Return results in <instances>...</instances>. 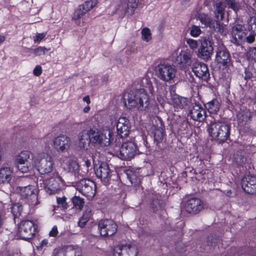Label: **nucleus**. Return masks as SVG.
Here are the masks:
<instances>
[{
    "label": "nucleus",
    "mask_w": 256,
    "mask_h": 256,
    "mask_svg": "<svg viewBox=\"0 0 256 256\" xmlns=\"http://www.w3.org/2000/svg\"><path fill=\"white\" fill-rule=\"evenodd\" d=\"M186 42L187 45L188 46L190 50H195L198 48V43L196 40L191 38H187L186 40Z\"/></svg>",
    "instance_id": "obj_38"
},
{
    "label": "nucleus",
    "mask_w": 256,
    "mask_h": 256,
    "mask_svg": "<svg viewBox=\"0 0 256 256\" xmlns=\"http://www.w3.org/2000/svg\"><path fill=\"white\" fill-rule=\"evenodd\" d=\"M90 107L89 106H86L84 107L83 109V111L84 112H88L90 111Z\"/></svg>",
    "instance_id": "obj_63"
},
{
    "label": "nucleus",
    "mask_w": 256,
    "mask_h": 256,
    "mask_svg": "<svg viewBox=\"0 0 256 256\" xmlns=\"http://www.w3.org/2000/svg\"><path fill=\"white\" fill-rule=\"evenodd\" d=\"M13 169L9 166L0 168V184H8L13 177Z\"/></svg>",
    "instance_id": "obj_26"
},
{
    "label": "nucleus",
    "mask_w": 256,
    "mask_h": 256,
    "mask_svg": "<svg viewBox=\"0 0 256 256\" xmlns=\"http://www.w3.org/2000/svg\"><path fill=\"white\" fill-rule=\"evenodd\" d=\"M242 120L244 122H248L251 118L250 112L248 110H246L244 112V114L242 115Z\"/></svg>",
    "instance_id": "obj_53"
},
{
    "label": "nucleus",
    "mask_w": 256,
    "mask_h": 256,
    "mask_svg": "<svg viewBox=\"0 0 256 256\" xmlns=\"http://www.w3.org/2000/svg\"><path fill=\"white\" fill-rule=\"evenodd\" d=\"M83 101L86 102L88 104H89L90 103V100L88 96H85L82 98Z\"/></svg>",
    "instance_id": "obj_60"
},
{
    "label": "nucleus",
    "mask_w": 256,
    "mask_h": 256,
    "mask_svg": "<svg viewBox=\"0 0 256 256\" xmlns=\"http://www.w3.org/2000/svg\"><path fill=\"white\" fill-rule=\"evenodd\" d=\"M36 225L32 220L22 222L18 226V234L22 239L27 240L32 238L36 234Z\"/></svg>",
    "instance_id": "obj_9"
},
{
    "label": "nucleus",
    "mask_w": 256,
    "mask_h": 256,
    "mask_svg": "<svg viewBox=\"0 0 256 256\" xmlns=\"http://www.w3.org/2000/svg\"><path fill=\"white\" fill-rule=\"evenodd\" d=\"M158 68V78L164 82H168L176 76V70L174 66L170 64H160Z\"/></svg>",
    "instance_id": "obj_11"
},
{
    "label": "nucleus",
    "mask_w": 256,
    "mask_h": 256,
    "mask_svg": "<svg viewBox=\"0 0 256 256\" xmlns=\"http://www.w3.org/2000/svg\"><path fill=\"white\" fill-rule=\"evenodd\" d=\"M197 19L202 24L212 30H216V20H213L210 16L204 12H199L196 14Z\"/></svg>",
    "instance_id": "obj_27"
},
{
    "label": "nucleus",
    "mask_w": 256,
    "mask_h": 256,
    "mask_svg": "<svg viewBox=\"0 0 256 256\" xmlns=\"http://www.w3.org/2000/svg\"><path fill=\"white\" fill-rule=\"evenodd\" d=\"M91 216L90 211L87 210L84 213L78 222V225L80 228H83L86 225V223L89 220Z\"/></svg>",
    "instance_id": "obj_34"
},
{
    "label": "nucleus",
    "mask_w": 256,
    "mask_h": 256,
    "mask_svg": "<svg viewBox=\"0 0 256 256\" xmlns=\"http://www.w3.org/2000/svg\"><path fill=\"white\" fill-rule=\"evenodd\" d=\"M216 29H218V32L222 35H226L228 32V30L226 28V26L223 24L220 23L217 20L216 22Z\"/></svg>",
    "instance_id": "obj_43"
},
{
    "label": "nucleus",
    "mask_w": 256,
    "mask_h": 256,
    "mask_svg": "<svg viewBox=\"0 0 256 256\" xmlns=\"http://www.w3.org/2000/svg\"><path fill=\"white\" fill-rule=\"evenodd\" d=\"M65 160H60L61 165L64 168L67 169L69 172H76L79 170V165L78 162L68 157L64 158Z\"/></svg>",
    "instance_id": "obj_28"
},
{
    "label": "nucleus",
    "mask_w": 256,
    "mask_h": 256,
    "mask_svg": "<svg viewBox=\"0 0 256 256\" xmlns=\"http://www.w3.org/2000/svg\"><path fill=\"white\" fill-rule=\"evenodd\" d=\"M190 103V102L188 98L177 94L173 95L170 101V104L173 106L175 111L186 108Z\"/></svg>",
    "instance_id": "obj_24"
},
{
    "label": "nucleus",
    "mask_w": 256,
    "mask_h": 256,
    "mask_svg": "<svg viewBox=\"0 0 256 256\" xmlns=\"http://www.w3.org/2000/svg\"><path fill=\"white\" fill-rule=\"evenodd\" d=\"M246 56L249 60L256 62V48H250L247 52Z\"/></svg>",
    "instance_id": "obj_42"
},
{
    "label": "nucleus",
    "mask_w": 256,
    "mask_h": 256,
    "mask_svg": "<svg viewBox=\"0 0 256 256\" xmlns=\"http://www.w3.org/2000/svg\"><path fill=\"white\" fill-rule=\"evenodd\" d=\"M34 164L38 172L42 174L50 173L53 170L52 158L47 154H38L34 160Z\"/></svg>",
    "instance_id": "obj_6"
},
{
    "label": "nucleus",
    "mask_w": 256,
    "mask_h": 256,
    "mask_svg": "<svg viewBox=\"0 0 256 256\" xmlns=\"http://www.w3.org/2000/svg\"><path fill=\"white\" fill-rule=\"evenodd\" d=\"M230 34L231 41L236 44H240L244 40L246 36L244 26L240 24L234 25L231 28Z\"/></svg>",
    "instance_id": "obj_16"
},
{
    "label": "nucleus",
    "mask_w": 256,
    "mask_h": 256,
    "mask_svg": "<svg viewBox=\"0 0 256 256\" xmlns=\"http://www.w3.org/2000/svg\"><path fill=\"white\" fill-rule=\"evenodd\" d=\"M216 52V60L218 62L224 66L230 62V54L223 45L220 46Z\"/></svg>",
    "instance_id": "obj_23"
},
{
    "label": "nucleus",
    "mask_w": 256,
    "mask_h": 256,
    "mask_svg": "<svg viewBox=\"0 0 256 256\" xmlns=\"http://www.w3.org/2000/svg\"><path fill=\"white\" fill-rule=\"evenodd\" d=\"M158 120L160 121V122L162 123V120L158 118ZM164 128L162 124H161V126L159 128L158 130H157L154 132V138L156 140H160L164 136Z\"/></svg>",
    "instance_id": "obj_45"
},
{
    "label": "nucleus",
    "mask_w": 256,
    "mask_h": 256,
    "mask_svg": "<svg viewBox=\"0 0 256 256\" xmlns=\"http://www.w3.org/2000/svg\"><path fill=\"white\" fill-rule=\"evenodd\" d=\"M86 12L85 10L82 8V6L81 5L78 6L75 10L72 16V20H80L86 14Z\"/></svg>",
    "instance_id": "obj_33"
},
{
    "label": "nucleus",
    "mask_w": 256,
    "mask_h": 256,
    "mask_svg": "<svg viewBox=\"0 0 256 256\" xmlns=\"http://www.w3.org/2000/svg\"><path fill=\"white\" fill-rule=\"evenodd\" d=\"M251 29L254 32L256 33V18L254 20V22L251 24Z\"/></svg>",
    "instance_id": "obj_57"
},
{
    "label": "nucleus",
    "mask_w": 256,
    "mask_h": 256,
    "mask_svg": "<svg viewBox=\"0 0 256 256\" xmlns=\"http://www.w3.org/2000/svg\"><path fill=\"white\" fill-rule=\"evenodd\" d=\"M246 40V42L252 44L254 42L255 37L254 34H250L248 36L245 37L244 40Z\"/></svg>",
    "instance_id": "obj_55"
},
{
    "label": "nucleus",
    "mask_w": 256,
    "mask_h": 256,
    "mask_svg": "<svg viewBox=\"0 0 256 256\" xmlns=\"http://www.w3.org/2000/svg\"><path fill=\"white\" fill-rule=\"evenodd\" d=\"M88 140H78V147L80 150H85L87 145Z\"/></svg>",
    "instance_id": "obj_54"
},
{
    "label": "nucleus",
    "mask_w": 256,
    "mask_h": 256,
    "mask_svg": "<svg viewBox=\"0 0 256 256\" xmlns=\"http://www.w3.org/2000/svg\"><path fill=\"white\" fill-rule=\"evenodd\" d=\"M130 8L126 2H120L116 8V12L122 14L128 12Z\"/></svg>",
    "instance_id": "obj_36"
},
{
    "label": "nucleus",
    "mask_w": 256,
    "mask_h": 256,
    "mask_svg": "<svg viewBox=\"0 0 256 256\" xmlns=\"http://www.w3.org/2000/svg\"><path fill=\"white\" fill-rule=\"evenodd\" d=\"M30 152L28 150L22 151L16 158L18 164H25L28 163V160L30 158Z\"/></svg>",
    "instance_id": "obj_31"
},
{
    "label": "nucleus",
    "mask_w": 256,
    "mask_h": 256,
    "mask_svg": "<svg viewBox=\"0 0 256 256\" xmlns=\"http://www.w3.org/2000/svg\"><path fill=\"white\" fill-rule=\"evenodd\" d=\"M175 58V63L181 69L188 68L195 60L192 58L193 52L190 50H182L180 52L178 50Z\"/></svg>",
    "instance_id": "obj_7"
},
{
    "label": "nucleus",
    "mask_w": 256,
    "mask_h": 256,
    "mask_svg": "<svg viewBox=\"0 0 256 256\" xmlns=\"http://www.w3.org/2000/svg\"><path fill=\"white\" fill-rule=\"evenodd\" d=\"M72 202L74 206L78 210H81L84 204V201L83 198L78 196H74L72 198Z\"/></svg>",
    "instance_id": "obj_35"
},
{
    "label": "nucleus",
    "mask_w": 256,
    "mask_h": 256,
    "mask_svg": "<svg viewBox=\"0 0 256 256\" xmlns=\"http://www.w3.org/2000/svg\"><path fill=\"white\" fill-rule=\"evenodd\" d=\"M98 228L100 235L104 236H112L117 230L116 224L110 220H100L98 224Z\"/></svg>",
    "instance_id": "obj_13"
},
{
    "label": "nucleus",
    "mask_w": 256,
    "mask_h": 256,
    "mask_svg": "<svg viewBox=\"0 0 256 256\" xmlns=\"http://www.w3.org/2000/svg\"><path fill=\"white\" fill-rule=\"evenodd\" d=\"M128 176V178L130 179V181L132 184H134V176L130 175V173H127Z\"/></svg>",
    "instance_id": "obj_58"
},
{
    "label": "nucleus",
    "mask_w": 256,
    "mask_h": 256,
    "mask_svg": "<svg viewBox=\"0 0 256 256\" xmlns=\"http://www.w3.org/2000/svg\"><path fill=\"white\" fill-rule=\"evenodd\" d=\"M58 233V228L56 226H54L49 232V236L52 237H56Z\"/></svg>",
    "instance_id": "obj_52"
},
{
    "label": "nucleus",
    "mask_w": 256,
    "mask_h": 256,
    "mask_svg": "<svg viewBox=\"0 0 256 256\" xmlns=\"http://www.w3.org/2000/svg\"><path fill=\"white\" fill-rule=\"evenodd\" d=\"M242 187L244 190L250 194L256 192V177L246 176L242 178L241 182Z\"/></svg>",
    "instance_id": "obj_18"
},
{
    "label": "nucleus",
    "mask_w": 256,
    "mask_h": 256,
    "mask_svg": "<svg viewBox=\"0 0 256 256\" xmlns=\"http://www.w3.org/2000/svg\"><path fill=\"white\" fill-rule=\"evenodd\" d=\"M110 154L124 160H130L138 154L136 144L133 141L123 142L120 146H115Z\"/></svg>",
    "instance_id": "obj_3"
},
{
    "label": "nucleus",
    "mask_w": 256,
    "mask_h": 256,
    "mask_svg": "<svg viewBox=\"0 0 256 256\" xmlns=\"http://www.w3.org/2000/svg\"><path fill=\"white\" fill-rule=\"evenodd\" d=\"M66 198L63 196L62 198H57L56 201L58 206L64 209L68 208V206L66 202Z\"/></svg>",
    "instance_id": "obj_46"
},
{
    "label": "nucleus",
    "mask_w": 256,
    "mask_h": 256,
    "mask_svg": "<svg viewBox=\"0 0 256 256\" xmlns=\"http://www.w3.org/2000/svg\"><path fill=\"white\" fill-rule=\"evenodd\" d=\"M26 178L22 179V184L21 186H18L16 188V192L19 194L22 198L27 200L32 204H38L37 194L38 188L36 186L28 184L25 186Z\"/></svg>",
    "instance_id": "obj_5"
},
{
    "label": "nucleus",
    "mask_w": 256,
    "mask_h": 256,
    "mask_svg": "<svg viewBox=\"0 0 256 256\" xmlns=\"http://www.w3.org/2000/svg\"><path fill=\"white\" fill-rule=\"evenodd\" d=\"M50 48H47L44 46H38L36 48L32 50V53L35 56H44Z\"/></svg>",
    "instance_id": "obj_37"
},
{
    "label": "nucleus",
    "mask_w": 256,
    "mask_h": 256,
    "mask_svg": "<svg viewBox=\"0 0 256 256\" xmlns=\"http://www.w3.org/2000/svg\"><path fill=\"white\" fill-rule=\"evenodd\" d=\"M98 3L97 0H90L85 2L80 5L82 6V8L87 12L95 7L98 4Z\"/></svg>",
    "instance_id": "obj_32"
},
{
    "label": "nucleus",
    "mask_w": 256,
    "mask_h": 256,
    "mask_svg": "<svg viewBox=\"0 0 256 256\" xmlns=\"http://www.w3.org/2000/svg\"><path fill=\"white\" fill-rule=\"evenodd\" d=\"M82 250L76 246H68L58 250L55 256H81Z\"/></svg>",
    "instance_id": "obj_20"
},
{
    "label": "nucleus",
    "mask_w": 256,
    "mask_h": 256,
    "mask_svg": "<svg viewBox=\"0 0 256 256\" xmlns=\"http://www.w3.org/2000/svg\"><path fill=\"white\" fill-rule=\"evenodd\" d=\"M138 249L134 244H118L114 249V256H136Z\"/></svg>",
    "instance_id": "obj_12"
},
{
    "label": "nucleus",
    "mask_w": 256,
    "mask_h": 256,
    "mask_svg": "<svg viewBox=\"0 0 256 256\" xmlns=\"http://www.w3.org/2000/svg\"><path fill=\"white\" fill-rule=\"evenodd\" d=\"M88 134L90 143L106 146L110 144L112 132L109 129L100 132L92 128L88 130Z\"/></svg>",
    "instance_id": "obj_4"
},
{
    "label": "nucleus",
    "mask_w": 256,
    "mask_h": 256,
    "mask_svg": "<svg viewBox=\"0 0 256 256\" xmlns=\"http://www.w3.org/2000/svg\"><path fill=\"white\" fill-rule=\"evenodd\" d=\"M214 14L217 21L222 20L224 14L225 4L222 2L216 3L214 6Z\"/></svg>",
    "instance_id": "obj_29"
},
{
    "label": "nucleus",
    "mask_w": 256,
    "mask_h": 256,
    "mask_svg": "<svg viewBox=\"0 0 256 256\" xmlns=\"http://www.w3.org/2000/svg\"><path fill=\"white\" fill-rule=\"evenodd\" d=\"M96 176L101 179L104 183H107L110 178V170L108 164L106 162L101 163L95 169Z\"/></svg>",
    "instance_id": "obj_19"
},
{
    "label": "nucleus",
    "mask_w": 256,
    "mask_h": 256,
    "mask_svg": "<svg viewBox=\"0 0 256 256\" xmlns=\"http://www.w3.org/2000/svg\"><path fill=\"white\" fill-rule=\"evenodd\" d=\"M130 121L125 117H120L116 124L118 134L121 138L128 135L130 130Z\"/></svg>",
    "instance_id": "obj_22"
},
{
    "label": "nucleus",
    "mask_w": 256,
    "mask_h": 256,
    "mask_svg": "<svg viewBox=\"0 0 256 256\" xmlns=\"http://www.w3.org/2000/svg\"><path fill=\"white\" fill-rule=\"evenodd\" d=\"M202 33V30L198 26H192L190 29V34L191 36L196 38Z\"/></svg>",
    "instance_id": "obj_41"
},
{
    "label": "nucleus",
    "mask_w": 256,
    "mask_h": 256,
    "mask_svg": "<svg viewBox=\"0 0 256 256\" xmlns=\"http://www.w3.org/2000/svg\"><path fill=\"white\" fill-rule=\"evenodd\" d=\"M32 166L30 163H26L25 164H18L17 168L20 172L22 173H26L30 171Z\"/></svg>",
    "instance_id": "obj_40"
},
{
    "label": "nucleus",
    "mask_w": 256,
    "mask_h": 256,
    "mask_svg": "<svg viewBox=\"0 0 256 256\" xmlns=\"http://www.w3.org/2000/svg\"><path fill=\"white\" fill-rule=\"evenodd\" d=\"M202 208V202L198 198H191L185 204V209L188 213L196 214Z\"/></svg>",
    "instance_id": "obj_21"
},
{
    "label": "nucleus",
    "mask_w": 256,
    "mask_h": 256,
    "mask_svg": "<svg viewBox=\"0 0 256 256\" xmlns=\"http://www.w3.org/2000/svg\"><path fill=\"white\" fill-rule=\"evenodd\" d=\"M188 116L195 121L202 122L206 118V109L202 106L195 104L189 110Z\"/></svg>",
    "instance_id": "obj_17"
},
{
    "label": "nucleus",
    "mask_w": 256,
    "mask_h": 256,
    "mask_svg": "<svg viewBox=\"0 0 256 256\" xmlns=\"http://www.w3.org/2000/svg\"><path fill=\"white\" fill-rule=\"evenodd\" d=\"M192 72L197 77L204 80L210 76L207 65L202 62L196 64L192 67Z\"/></svg>",
    "instance_id": "obj_25"
},
{
    "label": "nucleus",
    "mask_w": 256,
    "mask_h": 256,
    "mask_svg": "<svg viewBox=\"0 0 256 256\" xmlns=\"http://www.w3.org/2000/svg\"><path fill=\"white\" fill-rule=\"evenodd\" d=\"M205 106L210 113L216 114L218 111L220 104L218 100H213L208 102Z\"/></svg>",
    "instance_id": "obj_30"
},
{
    "label": "nucleus",
    "mask_w": 256,
    "mask_h": 256,
    "mask_svg": "<svg viewBox=\"0 0 256 256\" xmlns=\"http://www.w3.org/2000/svg\"><path fill=\"white\" fill-rule=\"evenodd\" d=\"M199 41L200 45L198 50V56L204 60H210L214 52L213 42L207 37H201Z\"/></svg>",
    "instance_id": "obj_8"
},
{
    "label": "nucleus",
    "mask_w": 256,
    "mask_h": 256,
    "mask_svg": "<svg viewBox=\"0 0 256 256\" xmlns=\"http://www.w3.org/2000/svg\"><path fill=\"white\" fill-rule=\"evenodd\" d=\"M158 94L157 96V100L160 104L162 105L164 102V97L166 93L165 87L164 86L163 88H162L160 90H158Z\"/></svg>",
    "instance_id": "obj_44"
},
{
    "label": "nucleus",
    "mask_w": 256,
    "mask_h": 256,
    "mask_svg": "<svg viewBox=\"0 0 256 256\" xmlns=\"http://www.w3.org/2000/svg\"><path fill=\"white\" fill-rule=\"evenodd\" d=\"M142 39L145 42H148L152 38L151 32L149 28H144L142 32Z\"/></svg>",
    "instance_id": "obj_39"
},
{
    "label": "nucleus",
    "mask_w": 256,
    "mask_h": 256,
    "mask_svg": "<svg viewBox=\"0 0 256 256\" xmlns=\"http://www.w3.org/2000/svg\"><path fill=\"white\" fill-rule=\"evenodd\" d=\"M5 40V37L0 34V44Z\"/></svg>",
    "instance_id": "obj_64"
},
{
    "label": "nucleus",
    "mask_w": 256,
    "mask_h": 256,
    "mask_svg": "<svg viewBox=\"0 0 256 256\" xmlns=\"http://www.w3.org/2000/svg\"><path fill=\"white\" fill-rule=\"evenodd\" d=\"M16 208H18V204H14L12 208V212L14 214H15L14 213L16 212L15 210Z\"/></svg>",
    "instance_id": "obj_62"
},
{
    "label": "nucleus",
    "mask_w": 256,
    "mask_h": 256,
    "mask_svg": "<svg viewBox=\"0 0 256 256\" xmlns=\"http://www.w3.org/2000/svg\"><path fill=\"white\" fill-rule=\"evenodd\" d=\"M48 241L46 239L43 240L40 242L41 246H46L48 244Z\"/></svg>",
    "instance_id": "obj_59"
},
{
    "label": "nucleus",
    "mask_w": 256,
    "mask_h": 256,
    "mask_svg": "<svg viewBox=\"0 0 256 256\" xmlns=\"http://www.w3.org/2000/svg\"><path fill=\"white\" fill-rule=\"evenodd\" d=\"M42 72V68L40 66L38 65L36 66L34 70H33V74L34 76H40Z\"/></svg>",
    "instance_id": "obj_51"
},
{
    "label": "nucleus",
    "mask_w": 256,
    "mask_h": 256,
    "mask_svg": "<svg viewBox=\"0 0 256 256\" xmlns=\"http://www.w3.org/2000/svg\"><path fill=\"white\" fill-rule=\"evenodd\" d=\"M70 145V138L64 134H60L53 140V146L59 152L66 151L69 149Z\"/></svg>",
    "instance_id": "obj_14"
},
{
    "label": "nucleus",
    "mask_w": 256,
    "mask_h": 256,
    "mask_svg": "<svg viewBox=\"0 0 256 256\" xmlns=\"http://www.w3.org/2000/svg\"><path fill=\"white\" fill-rule=\"evenodd\" d=\"M124 102L126 108L130 109L136 108L138 110H144L149 103V98L144 88L132 90L124 96Z\"/></svg>",
    "instance_id": "obj_2"
},
{
    "label": "nucleus",
    "mask_w": 256,
    "mask_h": 256,
    "mask_svg": "<svg viewBox=\"0 0 256 256\" xmlns=\"http://www.w3.org/2000/svg\"><path fill=\"white\" fill-rule=\"evenodd\" d=\"M46 35V32L37 33L36 36H34V43L40 42Z\"/></svg>",
    "instance_id": "obj_48"
},
{
    "label": "nucleus",
    "mask_w": 256,
    "mask_h": 256,
    "mask_svg": "<svg viewBox=\"0 0 256 256\" xmlns=\"http://www.w3.org/2000/svg\"><path fill=\"white\" fill-rule=\"evenodd\" d=\"M84 165L88 168L91 166V162L90 160H86L84 161Z\"/></svg>",
    "instance_id": "obj_61"
},
{
    "label": "nucleus",
    "mask_w": 256,
    "mask_h": 256,
    "mask_svg": "<svg viewBox=\"0 0 256 256\" xmlns=\"http://www.w3.org/2000/svg\"><path fill=\"white\" fill-rule=\"evenodd\" d=\"M89 139L88 130H83L78 134V140H88Z\"/></svg>",
    "instance_id": "obj_50"
},
{
    "label": "nucleus",
    "mask_w": 256,
    "mask_h": 256,
    "mask_svg": "<svg viewBox=\"0 0 256 256\" xmlns=\"http://www.w3.org/2000/svg\"><path fill=\"white\" fill-rule=\"evenodd\" d=\"M207 120V130L212 140L220 144L230 138V124L224 120H216L212 117H210Z\"/></svg>",
    "instance_id": "obj_1"
},
{
    "label": "nucleus",
    "mask_w": 256,
    "mask_h": 256,
    "mask_svg": "<svg viewBox=\"0 0 256 256\" xmlns=\"http://www.w3.org/2000/svg\"><path fill=\"white\" fill-rule=\"evenodd\" d=\"M228 2V4L230 6V8H232L234 11L236 12L240 8V5L238 4L235 2L234 0H226Z\"/></svg>",
    "instance_id": "obj_49"
},
{
    "label": "nucleus",
    "mask_w": 256,
    "mask_h": 256,
    "mask_svg": "<svg viewBox=\"0 0 256 256\" xmlns=\"http://www.w3.org/2000/svg\"><path fill=\"white\" fill-rule=\"evenodd\" d=\"M128 5L130 10L132 12L138 6V0H128V2H126Z\"/></svg>",
    "instance_id": "obj_47"
},
{
    "label": "nucleus",
    "mask_w": 256,
    "mask_h": 256,
    "mask_svg": "<svg viewBox=\"0 0 256 256\" xmlns=\"http://www.w3.org/2000/svg\"><path fill=\"white\" fill-rule=\"evenodd\" d=\"M146 87L148 88L150 92L152 95L154 93V87L150 82H148V86Z\"/></svg>",
    "instance_id": "obj_56"
},
{
    "label": "nucleus",
    "mask_w": 256,
    "mask_h": 256,
    "mask_svg": "<svg viewBox=\"0 0 256 256\" xmlns=\"http://www.w3.org/2000/svg\"><path fill=\"white\" fill-rule=\"evenodd\" d=\"M63 184V180L58 173L54 174V177L46 180V191L49 194L56 193L60 190V185Z\"/></svg>",
    "instance_id": "obj_15"
},
{
    "label": "nucleus",
    "mask_w": 256,
    "mask_h": 256,
    "mask_svg": "<svg viewBox=\"0 0 256 256\" xmlns=\"http://www.w3.org/2000/svg\"><path fill=\"white\" fill-rule=\"evenodd\" d=\"M76 189L82 195L90 199L92 198L96 194V185L90 180L84 179L78 183Z\"/></svg>",
    "instance_id": "obj_10"
}]
</instances>
